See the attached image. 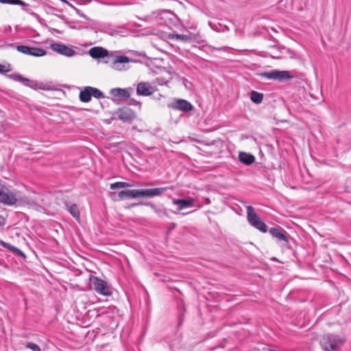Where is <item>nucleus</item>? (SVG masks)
Masks as SVG:
<instances>
[{"instance_id": "obj_1", "label": "nucleus", "mask_w": 351, "mask_h": 351, "mask_svg": "<svg viewBox=\"0 0 351 351\" xmlns=\"http://www.w3.org/2000/svg\"><path fill=\"white\" fill-rule=\"evenodd\" d=\"M346 341L344 338L340 336L327 333L322 335L320 339V345L324 351H335L338 348L343 346Z\"/></svg>"}, {"instance_id": "obj_2", "label": "nucleus", "mask_w": 351, "mask_h": 351, "mask_svg": "<svg viewBox=\"0 0 351 351\" xmlns=\"http://www.w3.org/2000/svg\"><path fill=\"white\" fill-rule=\"evenodd\" d=\"M247 219L248 223L261 232H267V227L265 223L254 213L252 206H247Z\"/></svg>"}, {"instance_id": "obj_3", "label": "nucleus", "mask_w": 351, "mask_h": 351, "mask_svg": "<svg viewBox=\"0 0 351 351\" xmlns=\"http://www.w3.org/2000/svg\"><path fill=\"white\" fill-rule=\"evenodd\" d=\"M90 286L92 289L100 295L109 296L112 293L107 282L97 276L90 278Z\"/></svg>"}, {"instance_id": "obj_4", "label": "nucleus", "mask_w": 351, "mask_h": 351, "mask_svg": "<svg viewBox=\"0 0 351 351\" xmlns=\"http://www.w3.org/2000/svg\"><path fill=\"white\" fill-rule=\"evenodd\" d=\"M21 200V193L16 190H12L8 186L4 195H3V199H1V204L6 206H14Z\"/></svg>"}, {"instance_id": "obj_5", "label": "nucleus", "mask_w": 351, "mask_h": 351, "mask_svg": "<svg viewBox=\"0 0 351 351\" xmlns=\"http://www.w3.org/2000/svg\"><path fill=\"white\" fill-rule=\"evenodd\" d=\"M261 75L267 79L278 80L280 82L289 80L293 77V76L291 75V73L288 71L278 70H272L269 72H265L261 73Z\"/></svg>"}, {"instance_id": "obj_6", "label": "nucleus", "mask_w": 351, "mask_h": 351, "mask_svg": "<svg viewBox=\"0 0 351 351\" xmlns=\"http://www.w3.org/2000/svg\"><path fill=\"white\" fill-rule=\"evenodd\" d=\"M270 234L276 239L278 242L288 243L291 239L289 234L282 227L271 228L269 230Z\"/></svg>"}, {"instance_id": "obj_7", "label": "nucleus", "mask_w": 351, "mask_h": 351, "mask_svg": "<svg viewBox=\"0 0 351 351\" xmlns=\"http://www.w3.org/2000/svg\"><path fill=\"white\" fill-rule=\"evenodd\" d=\"M115 114L121 121L124 123H131L136 117L134 111L128 107L119 108L115 112Z\"/></svg>"}, {"instance_id": "obj_8", "label": "nucleus", "mask_w": 351, "mask_h": 351, "mask_svg": "<svg viewBox=\"0 0 351 351\" xmlns=\"http://www.w3.org/2000/svg\"><path fill=\"white\" fill-rule=\"evenodd\" d=\"M16 49L18 51L26 55L35 57H40L46 55L47 52L45 49L38 47H31L26 45H17Z\"/></svg>"}, {"instance_id": "obj_9", "label": "nucleus", "mask_w": 351, "mask_h": 351, "mask_svg": "<svg viewBox=\"0 0 351 351\" xmlns=\"http://www.w3.org/2000/svg\"><path fill=\"white\" fill-rule=\"evenodd\" d=\"M173 189V187H160L154 189H139L140 197H154L160 196L167 190Z\"/></svg>"}, {"instance_id": "obj_10", "label": "nucleus", "mask_w": 351, "mask_h": 351, "mask_svg": "<svg viewBox=\"0 0 351 351\" xmlns=\"http://www.w3.org/2000/svg\"><path fill=\"white\" fill-rule=\"evenodd\" d=\"M50 48L53 51L67 57H71L75 54V50L60 43L51 44Z\"/></svg>"}, {"instance_id": "obj_11", "label": "nucleus", "mask_w": 351, "mask_h": 351, "mask_svg": "<svg viewBox=\"0 0 351 351\" xmlns=\"http://www.w3.org/2000/svg\"><path fill=\"white\" fill-rule=\"evenodd\" d=\"M170 107L183 112H189L193 108V105L189 101L182 99H177L173 101L171 104Z\"/></svg>"}, {"instance_id": "obj_12", "label": "nucleus", "mask_w": 351, "mask_h": 351, "mask_svg": "<svg viewBox=\"0 0 351 351\" xmlns=\"http://www.w3.org/2000/svg\"><path fill=\"white\" fill-rule=\"evenodd\" d=\"M155 92V88L148 82H140L137 85L136 93L138 95L149 96Z\"/></svg>"}, {"instance_id": "obj_13", "label": "nucleus", "mask_w": 351, "mask_h": 351, "mask_svg": "<svg viewBox=\"0 0 351 351\" xmlns=\"http://www.w3.org/2000/svg\"><path fill=\"white\" fill-rule=\"evenodd\" d=\"M110 95L114 98L127 99L130 97L128 89L115 88L110 90Z\"/></svg>"}, {"instance_id": "obj_14", "label": "nucleus", "mask_w": 351, "mask_h": 351, "mask_svg": "<svg viewBox=\"0 0 351 351\" xmlns=\"http://www.w3.org/2000/svg\"><path fill=\"white\" fill-rule=\"evenodd\" d=\"M168 38L176 39L184 42H189L195 40L196 39V36L191 32H188L187 34H169L168 35Z\"/></svg>"}, {"instance_id": "obj_15", "label": "nucleus", "mask_w": 351, "mask_h": 351, "mask_svg": "<svg viewBox=\"0 0 351 351\" xmlns=\"http://www.w3.org/2000/svg\"><path fill=\"white\" fill-rule=\"evenodd\" d=\"M194 199H174L173 200V204L178 206V210H181L184 208H189L193 206L194 204Z\"/></svg>"}, {"instance_id": "obj_16", "label": "nucleus", "mask_w": 351, "mask_h": 351, "mask_svg": "<svg viewBox=\"0 0 351 351\" xmlns=\"http://www.w3.org/2000/svg\"><path fill=\"white\" fill-rule=\"evenodd\" d=\"M118 197L121 199L140 198L139 189L121 191L118 193Z\"/></svg>"}, {"instance_id": "obj_17", "label": "nucleus", "mask_w": 351, "mask_h": 351, "mask_svg": "<svg viewBox=\"0 0 351 351\" xmlns=\"http://www.w3.org/2000/svg\"><path fill=\"white\" fill-rule=\"evenodd\" d=\"M89 55L93 58H104L108 55V51L102 47H95L89 50Z\"/></svg>"}, {"instance_id": "obj_18", "label": "nucleus", "mask_w": 351, "mask_h": 351, "mask_svg": "<svg viewBox=\"0 0 351 351\" xmlns=\"http://www.w3.org/2000/svg\"><path fill=\"white\" fill-rule=\"evenodd\" d=\"M239 161L246 165H250L255 161V157L251 154L240 152L239 154Z\"/></svg>"}, {"instance_id": "obj_19", "label": "nucleus", "mask_w": 351, "mask_h": 351, "mask_svg": "<svg viewBox=\"0 0 351 351\" xmlns=\"http://www.w3.org/2000/svg\"><path fill=\"white\" fill-rule=\"evenodd\" d=\"M0 245L9 250L10 251L12 252L13 253H14L15 254L18 255V256H22V257H25V254L19 248L12 245L10 243H8L5 241H0Z\"/></svg>"}, {"instance_id": "obj_20", "label": "nucleus", "mask_w": 351, "mask_h": 351, "mask_svg": "<svg viewBox=\"0 0 351 351\" xmlns=\"http://www.w3.org/2000/svg\"><path fill=\"white\" fill-rule=\"evenodd\" d=\"M81 101L86 103L91 99V93L90 90V86H86L83 90H81L79 95Z\"/></svg>"}, {"instance_id": "obj_21", "label": "nucleus", "mask_w": 351, "mask_h": 351, "mask_svg": "<svg viewBox=\"0 0 351 351\" xmlns=\"http://www.w3.org/2000/svg\"><path fill=\"white\" fill-rule=\"evenodd\" d=\"M131 60L125 56H117L112 62V67L115 69H120L119 64L130 62Z\"/></svg>"}, {"instance_id": "obj_22", "label": "nucleus", "mask_w": 351, "mask_h": 351, "mask_svg": "<svg viewBox=\"0 0 351 351\" xmlns=\"http://www.w3.org/2000/svg\"><path fill=\"white\" fill-rule=\"evenodd\" d=\"M0 3L3 4L19 5L23 6V10L28 13H30L28 9L26 8L27 4L22 0H0Z\"/></svg>"}, {"instance_id": "obj_23", "label": "nucleus", "mask_w": 351, "mask_h": 351, "mask_svg": "<svg viewBox=\"0 0 351 351\" xmlns=\"http://www.w3.org/2000/svg\"><path fill=\"white\" fill-rule=\"evenodd\" d=\"M24 85L28 87H30L34 90L42 89L45 90L43 84L38 81L30 80L27 79V82H24Z\"/></svg>"}, {"instance_id": "obj_24", "label": "nucleus", "mask_w": 351, "mask_h": 351, "mask_svg": "<svg viewBox=\"0 0 351 351\" xmlns=\"http://www.w3.org/2000/svg\"><path fill=\"white\" fill-rule=\"evenodd\" d=\"M250 99L254 104H259L263 101V94L255 90H252L250 93Z\"/></svg>"}, {"instance_id": "obj_25", "label": "nucleus", "mask_w": 351, "mask_h": 351, "mask_svg": "<svg viewBox=\"0 0 351 351\" xmlns=\"http://www.w3.org/2000/svg\"><path fill=\"white\" fill-rule=\"evenodd\" d=\"M132 185L129 182H117L110 184V189L116 190L123 188L131 187Z\"/></svg>"}, {"instance_id": "obj_26", "label": "nucleus", "mask_w": 351, "mask_h": 351, "mask_svg": "<svg viewBox=\"0 0 351 351\" xmlns=\"http://www.w3.org/2000/svg\"><path fill=\"white\" fill-rule=\"evenodd\" d=\"M68 211L74 218L79 219L80 210L76 204H72L70 207H69Z\"/></svg>"}, {"instance_id": "obj_27", "label": "nucleus", "mask_w": 351, "mask_h": 351, "mask_svg": "<svg viewBox=\"0 0 351 351\" xmlns=\"http://www.w3.org/2000/svg\"><path fill=\"white\" fill-rule=\"evenodd\" d=\"M90 90L91 93V97L93 96L97 99H101L105 97L104 93L97 88L90 86Z\"/></svg>"}, {"instance_id": "obj_28", "label": "nucleus", "mask_w": 351, "mask_h": 351, "mask_svg": "<svg viewBox=\"0 0 351 351\" xmlns=\"http://www.w3.org/2000/svg\"><path fill=\"white\" fill-rule=\"evenodd\" d=\"M9 77L13 80L21 82L23 84H24L25 82H27V78L24 77L19 73H12L10 75Z\"/></svg>"}, {"instance_id": "obj_29", "label": "nucleus", "mask_w": 351, "mask_h": 351, "mask_svg": "<svg viewBox=\"0 0 351 351\" xmlns=\"http://www.w3.org/2000/svg\"><path fill=\"white\" fill-rule=\"evenodd\" d=\"M25 348L30 349L32 351H41L40 348L38 345L32 342L27 343V344L25 345Z\"/></svg>"}, {"instance_id": "obj_30", "label": "nucleus", "mask_w": 351, "mask_h": 351, "mask_svg": "<svg viewBox=\"0 0 351 351\" xmlns=\"http://www.w3.org/2000/svg\"><path fill=\"white\" fill-rule=\"evenodd\" d=\"M10 69H7L5 65L0 64V73H4L9 71Z\"/></svg>"}, {"instance_id": "obj_31", "label": "nucleus", "mask_w": 351, "mask_h": 351, "mask_svg": "<svg viewBox=\"0 0 351 351\" xmlns=\"http://www.w3.org/2000/svg\"><path fill=\"white\" fill-rule=\"evenodd\" d=\"M6 223V219L4 217L0 215V227L3 226Z\"/></svg>"}, {"instance_id": "obj_32", "label": "nucleus", "mask_w": 351, "mask_h": 351, "mask_svg": "<svg viewBox=\"0 0 351 351\" xmlns=\"http://www.w3.org/2000/svg\"><path fill=\"white\" fill-rule=\"evenodd\" d=\"M143 204H145L143 202H140V203H133L132 204H130L128 208H132V207H134L136 206H138V205H143Z\"/></svg>"}, {"instance_id": "obj_33", "label": "nucleus", "mask_w": 351, "mask_h": 351, "mask_svg": "<svg viewBox=\"0 0 351 351\" xmlns=\"http://www.w3.org/2000/svg\"><path fill=\"white\" fill-rule=\"evenodd\" d=\"M159 12L160 13H165V14H171V15H173L172 12L167 11V10L160 11Z\"/></svg>"}, {"instance_id": "obj_34", "label": "nucleus", "mask_w": 351, "mask_h": 351, "mask_svg": "<svg viewBox=\"0 0 351 351\" xmlns=\"http://www.w3.org/2000/svg\"><path fill=\"white\" fill-rule=\"evenodd\" d=\"M132 104H135V105H138V106H141V102H139V101H134V100H133V99H132Z\"/></svg>"}]
</instances>
